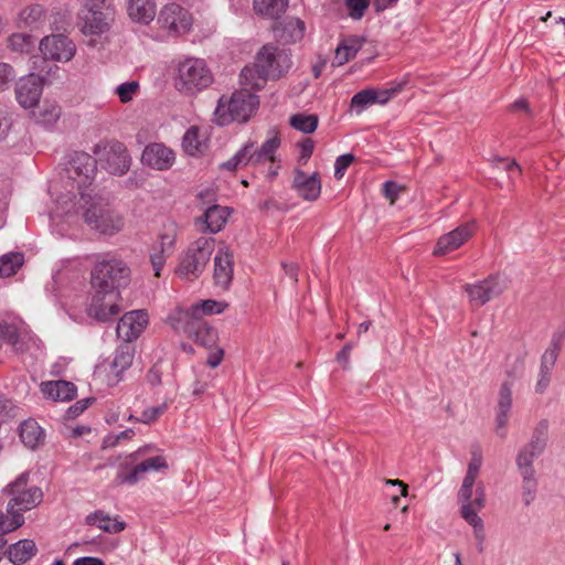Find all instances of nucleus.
<instances>
[{"label":"nucleus","mask_w":565,"mask_h":565,"mask_svg":"<svg viewBox=\"0 0 565 565\" xmlns=\"http://www.w3.org/2000/svg\"><path fill=\"white\" fill-rule=\"evenodd\" d=\"M60 117V108L55 104L44 103L39 110V120L44 124H51L56 121Z\"/></svg>","instance_id":"obj_50"},{"label":"nucleus","mask_w":565,"mask_h":565,"mask_svg":"<svg viewBox=\"0 0 565 565\" xmlns=\"http://www.w3.org/2000/svg\"><path fill=\"white\" fill-rule=\"evenodd\" d=\"M140 84L138 81H129L119 84L115 88V94L118 96L119 100L122 104H127L131 102L135 97V95L139 92Z\"/></svg>","instance_id":"obj_46"},{"label":"nucleus","mask_w":565,"mask_h":565,"mask_svg":"<svg viewBox=\"0 0 565 565\" xmlns=\"http://www.w3.org/2000/svg\"><path fill=\"white\" fill-rule=\"evenodd\" d=\"M156 17L157 38L161 40L186 34L193 24L191 13L178 3L163 6Z\"/></svg>","instance_id":"obj_10"},{"label":"nucleus","mask_w":565,"mask_h":565,"mask_svg":"<svg viewBox=\"0 0 565 565\" xmlns=\"http://www.w3.org/2000/svg\"><path fill=\"white\" fill-rule=\"evenodd\" d=\"M254 148L253 142H248L244 145L237 152L236 156L239 157L241 167L252 164V149Z\"/></svg>","instance_id":"obj_61"},{"label":"nucleus","mask_w":565,"mask_h":565,"mask_svg":"<svg viewBox=\"0 0 565 565\" xmlns=\"http://www.w3.org/2000/svg\"><path fill=\"white\" fill-rule=\"evenodd\" d=\"M43 394L51 402H71L76 397V391H43Z\"/></svg>","instance_id":"obj_56"},{"label":"nucleus","mask_w":565,"mask_h":565,"mask_svg":"<svg viewBox=\"0 0 565 565\" xmlns=\"http://www.w3.org/2000/svg\"><path fill=\"white\" fill-rule=\"evenodd\" d=\"M168 323L178 332L192 337L195 326L199 323L196 316L193 315V307H177L167 318Z\"/></svg>","instance_id":"obj_30"},{"label":"nucleus","mask_w":565,"mask_h":565,"mask_svg":"<svg viewBox=\"0 0 565 565\" xmlns=\"http://www.w3.org/2000/svg\"><path fill=\"white\" fill-rule=\"evenodd\" d=\"M14 415V404L10 399L6 398L3 394L0 393V420H4L6 418L12 417Z\"/></svg>","instance_id":"obj_59"},{"label":"nucleus","mask_w":565,"mask_h":565,"mask_svg":"<svg viewBox=\"0 0 565 565\" xmlns=\"http://www.w3.org/2000/svg\"><path fill=\"white\" fill-rule=\"evenodd\" d=\"M365 40L359 35H350L343 38L338 44L332 64L342 66L355 57L356 53L362 49Z\"/></svg>","instance_id":"obj_31"},{"label":"nucleus","mask_w":565,"mask_h":565,"mask_svg":"<svg viewBox=\"0 0 565 565\" xmlns=\"http://www.w3.org/2000/svg\"><path fill=\"white\" fill-rule=\"evenodd\" d=\"M76 194L61 195L56 199V209L52 217H73L78 211H82V217L90 230L102 234L113 236L125 226L122 215L108 207L105 200L98 194L82 192V200L75 201Z\"/></svg>","instance_id":"obj_1"},{"label":"nucleus","mask_w":565,"mask_h":565,"mask_svg":"<svg viewBox=\"0 0 565 565\" xmlns=\"http://www.w3.org/2000/svg\"><path fill=\"white\" fill-rule=\"evenodd\" d=\"M230 211L227 207L212 205L206 209L204 216L195 221L200 232L217 233L227 222Z\"/></svg>","instance_id":"obj_28"},{"label":"nucleus","mask_w":565,"mask_h":565,"mask_svg":"<svg viewBox=\"0 0 565 565\" xmlns=\"http://www.w3.org/2000/svg\"><path fill=\"white\" fill-rule=\"evenodd\" d=\"M291 186L306 201H316L321 193V181L317 172L306 174L303 171L296 169Z\"/></svg>","instance_id":"obj_25"},{"label":"nucleus","mask_w":565,"mask_h":565,"mask_svg":"<svg viewBox=\"0 0 565 565\" xmlns=\"http://www.w3.org/2000/svg\"><path fill=\"white\" fill-rule=\"evenodd\" d=\"M402 89V85H394L391 88L373 89L374 104H385Z\"/></svg>","instance_id":"obj_55"},{"label":"nucleus","mask_w":565,"mask_h":565,"mask_svg":"<svg viewBox=\"0 0 565 565\" xmlns=\"http://www.w3.org/2000/svg\"><path fill=\"white\" fill-rule=\"evenodd\" d=\"M14 78L15 71L13 66L9 63L0 62V93L7 90Z\"/></svg>","instance_id":"obj_52"},{"label":"nucleus","mask_w":565,"mask_h":565,"mask_svg":"<svg viewBox=\"0 0 565 565\" xmlns=\"http://www.w3.org/2000/svg\"><path fill=\"white\" fill-rule=\"evenodd\" d=\"M20 438L26 447L34 449L44 443L45 431L36 420L30 418L20 425Z\"/></svg>","instance_id":"obj_32"},{"label":"nucleus","mask_w":565,"mask_h":565,"mask_svg":"<svg viewBox=\"0 0 565 565\" xmlns=\"http://www.w3.org/2000/svg\"><path fill=\"white\" fill-rule=\"evenodd\" d=\"M512 406V396L510 391H502L498 401V412L509 414Z\"/></svg>","instance_id":"obj_63"},{"label":"nucleus","mask_w":565,"mask_h":565,"mask_svg":"<svg viewBox=\"0 0 565 565\" xmlns=\"http://www.w3.org/2000/svg\"><path fill=\"white\" fill-rule=\"evenodd\" d=\"M192 307H193V315L196 316L199 323H201V322H205L203 320V318L205 316H211V315L223 312L224 309L226 308V303L216 301V300H212V299H206V300H201L199 302L193 303Z\"/></svg>","instance_id":"obj_41"},{"label":"nucleus","mask_w":565,"mask_h":565,"mask_svg":"<svg viewBox=\"0 0 565 565\" xmlns=\"http://www.w3.org/2000/svg\"><path fill=\"white\" fill-rule=\"evenodd\" d=\"M374 104L373 89L356 93L351 99V107L361 114L367 106Z\"/></svg>","instance_id":"obj_49"},{"label":"nucleus","mask_w":565,"mask_h":565,"mask_svg":"<svg viewBox=\"0 0 565 565\" xmlns=\"http://www.w3.org/2000/svg\"><path fill=\"white\" fill-rule=\"evenodd\" d=\"M97 172V160L86 152H75L66 168L67 179L72 189L76 188L82 200V192H90L88 188L93 184ZM75 194L70 190L66 195ZM60 194L58 196H61Z\"/></svg>","instance_id":"obj_11"},{"label":"nucleus","mask_w":565,"mask_h":565,"mask_svg":"<svg viewBox=\"0 0 565 565\" xmlns=\"http://www.w3.org/2000/svg\"><path fill=\"white\" fill-rule=\"evenodd\" d=\"M45 22L44 9L40 4H33L20 11L18 25L20 28L35 30Z\"/></svg>","instance_id":"obj_35"},{"label":"nucleus","mask_w":565,"mask_h":565,"mask_svg":"<svg viewBox=\"0 0 565 565\" xmlns=\"http://www.w3.org/2000/svg\"><path fill=\"white\" fill-rule=\"evenodd\" d=\"M24 257L21 253H9L0 257V277L14 275L22 266Z\"/></svg>","instance_id":"obj_42"},{"label":"nucleus","mask_w":565,"mask_h":565,"mask_svg":"<svg viewBox=\"0 0 565 565\" xmlns=\"http://www.w3.org/2000/svg\"><path fill=\"white\" fill-rule=\"evenodd\" d=\"M43 89L42 78L33 73L21 77L15 84L18 103L25 109L35 107Z\"/></svg>","instance_id":"obj_22"},{"label":"nucleus","mask_w":565,"mask_h":565,"mask_svg":"<svg viewBox=\"0 0 565 565\" xmlns=\"http://www.w3.org/2000/svg\"><path fill=\"white\" fill-rule=\"evenodd\" d=\"M73 565H105L104 561L94 556H83L74 561Z\"/></svg>","instance_id":"obj_64"},{"label":"nucleus","mask_w":565,"mask_h":565,"mask_svg":"<svg viewBox=\"0 0 565 565\" xmlns=\"http://www.w3.org/2000/svg\"><path fill=\"white\" fill-rule=\"evenodd\" d=\"M178 237V225L173 221H167L159 234V239L150 248V263L154 275L159 277L169 256L174 253Z\"/></svg>","instance_id":"obj_14"},{"label":"nucleus","mask_w":565,"mask_h":565,"mask_svg":"<svg viewBox=\"0 0 565 565\" xmlns=\"http://www.w3.org/2000/svg\"><path fill=\"white\" fill-rule=\"evenodd\" d=\"M24 523V516L20 512H0V536L10 533Z\"/></svg>","instance_id":"obj_45"},{"label":"nucleus","mask_w":565,"mask_h":565,"mask_svg":"<svg viewBox=\"0 0 565 565\" xmlns=\"http://www.w3.org/2000/svg\"><path fill=\"white\" fill-rule=\"evenodd\" d=\"M95 402L94 397H86L77 401L67 409V418L73 419L79 416L86 408H88Z\"/></svg>","instance_id":"obj_57"},{"label":"nucleus","mask_w":565,"mask_h":565,"mask_svg":"<svg viewBox=\"0 0 565 565\" xmlns=\"http://www.w3.org/2000/svg\"><path fill=\"white\" fill-rule=\"evenodd\" d=\"M86 522L88 525L96 526L107 533H119L125 529L124 522L111 519L109 514L102 511H96L87 515Z\"/></svg>","instance_id":"obj_36"},{"label":"nucleus","mask_w":565,"mask_h":565,"mask_svg":"<svg viewBox=\"0 0 565 565\" xmlns=\"http://www.w3.org/2000/svg\"><path fill=\"white\" fill-rule=\"evenodd\" d=\"M288 7V0H253L256 14L266 19L280 18Z\"/></svg>","instance_id":"obj_34"},{"label":"nucleus","mask_w":565,"mask_h":565,"mask_svg":"<svg viewBox=\"0 0 565 565\" xmlns=\"http://www.w3.org/2000/svg\"><path fill=\"white\" fill-rule=\"evenodd\" d=\"M234 255L228 245L221 243L214 256L213 278L216 286L228 288L234 275Z\"/></svg>","instance_id":"obj_20"},{"label":"nucleus","mask_w":565,"mask_h":565,"mask_svg":"<svg viewBox=\"0 0 565 565\" xmlns=\"http://www.w3.org/2000/svg\"><path fill=\"white\" fill-rule=\"evenodd\" d=\"M404 190L403 186L393 181H386L383 184V194L393 204L398 198L399 193Z\"/></svg>","instance_id":"obj_58"},{"label":"nucleus","mask_w":565,"mask_h":565,"mask_svg":"<svg viewBox=\"0 0 565 565\" xmlns=\"http://www.w3.org/2000/svg\"><path fill=\"white\" fill-rule=\"evenodd\" d=\"M0 337L17 350H22L24 344L32 339L29 327L20 318L1 321Z\"/></svg>","instance_id":"obj_24"},{"label":"nucleus","mask_w":565,"mask_h":565,"mask_svg":"<svg viewBox=\"0 0 565 565\" xmlns=\"http://www.w3.org/2000/svg\"><path fill=\"white\" fill-rule=\"evenodd\" d=\"M345 6L349 10V15L353 20H360L370 6V0H345Z\"/></svg>","instance_id":"obj_51"},{"label":"nucleus","mask_w":565,"mask_h":565,"mask_svg":"<svg viewBox=\"0 0 565 565\" xmlns=\"http://www.w3.org/2000/svg\"><path fill=\"white\" fill-rule=\"evenodd\" d=\"M202 347L212 349L218 339L217 331L206 322L198 323L193 330L192 337Z\"/></svg>","instance_id":"obj_40"},{"label":"nucleus","mask_w":565,"mask_h":565,"mask_svg":"<svg viewBox=\"0 0 565 565\" xmlns=\"http://www.w3.org/2000/svg\"><path fill=\"white\" fill-rule=\"evenodd\" d=\"M473 233V222L459 225L455 230L441 235L438 238L436 246L434 248V255L444 256L458 249L472 237Z\"/></svg>","instance_id":"obj_19"},{"label":"nucleus","mask_w":565,"mask_h":565,"mask_svg":"<svg viewBox=\"0 0 565 565\" xmlns=\"http://www.w3.org/2000/svg\"><path fill=\"white\" fill-rule=\"evenodd\" d=\"M182 146L191 156H194L201 150V141L199 139V129L196 127H191L186 130L182 139Z\"/></svg>","instance_id":"obj_47"},{"label":"nucleus","mask_w":565,"mask_h":565,"mask_svg":"<svg viewBox=\"0 0 565 565\" xmlns=\"http://www.w3.org/2000/svg\"><path fill=\"white\" fill-rule=\"evenodd\" d=\"M385 483L387 486H397L399 488V492L398 493H394L392 494L391 497V501L394 505H397L398 504V501L401 499V497H406L407 493H408V490H407V484H405L403 481L398 480V479H387L385 481Z\"/></svg>","instance_id":"obj_60"},{"label":"nucleus","mask_w":565,"mask_h":565,"mask_svg":"<svg viewBox=\"0 0 565 565\" xmlns=\"http://www.w3.org/2000/svg\"><path fill=\"white\" fill-rule=\"evenodd\" d=\"M214 250L215 239L213 237H199L180 255L175 269L177 275L186 280L199 278L204 273Z\"/></svg>","instance_id":"obj_7"},{"label":"nucleus","mask_w":565,"mask_h":565,"mask_svg":"<svg viewBox=\"0 0 565 565\" xmlns=\"http://www.w3.org/2000/svg\"><path fill=\"white\" fill-rule=\"evenodd\" d=\"M258 65L264 67V74L268 78H279L288 73L291 67L290 53L286 49L267 44L258 52Z\"/></svg>","instance_id":"obj_15"},{"label":"nucleus","mask_w":565,"mask_h":565,"mask_svg":"<svg viewBox=\"0 0 565 565\" xmlns=\"http://www.w3.org/2000/svg\"><path fill=\"white\" fill-rule=\"evenodd\" d=\"M8 47L18 53H29L34 47L33 38L24 33H13L7 40Z\"/></svg>","instance_id":"obj_44"},{"label":"nucleus","mask_w":565,"mask_h":565,"mask_svg":"<svg viewBox=\"0 0 565 565\" xmlns=\"http://www.w3.org/2000/svg\"><path fill=\"white\" fill-rule=\"evenodd\" d=\"M129 274L128 266L121 259L109 255L102 256L90 273L92 288L119 290V287L127 281Z\"/></svg>","instance_id":"obj_8"},{"label":"nucleus","mask_w":565,"mask_h":565,"mask_svg":"<svg viewBox=\"0 0 565 565\" xmlns=\"http://www.w3.org/2000/svg\"><path fill=\"white\" fill-rule=\"evenodd\" d=\"M354 161V156L351 153H345L337 158L334 162V178L340 180L343 178L345 170L350 167V164Z\"/></svg>","instance_id":"obj_53"},{"label":"nucleus","mask_w":565,"mask_h":565,"mask_svg":"<svg viewBox=\"0 0 565 565\" xmlns=\"http://www.w3.org/2000/svg\"><path fill=\"white\" fill-rule=\"evenodd\" d=\"M259 104L258 97L247 88L234 92L231 96L223 95L214 110V121L224 126L233 121L245 122Z\"/></svg>","instance_id":"obj_5"},{"label":"nucleus","mask_w":565,"mask_h":565,"mask_svg":"<svg viewBox=\"0 0 565 565\" xmlns=\"http://www.w3.org/2000/svg\"><path fill=\"white\" fill-rule=\"evenodd\" d=\"M96 160L111 174L122 175L130 168V157L124 143L117 140L100 141L94 148Z\"/></svg>","instance_id":"obj_13"},{"label":"nucleus","mask_w":565,"mask_h":565,"mask_svg":"<svg viewBox=\"0 0 565 565\" xmlns=\"http://www.w3.org/2000/svg\"><path fill=\"white\" fill-rule=\"evenodd\" d=\"M290 126L303 134H311L318 127V116L312 114H296L290 117Z\"/></svg>","instance_id":"obj_43"},{"label":"nucleus","mask_w":565,"mask_h":565,"mask_svg":"<svg viewBox=\"0 0 565 565\" xmlns=\"http://www.w3.org/2000/svg\"><path fill=\"white\" fill-rule=\"evenodd\" d=\"M36 552L35 543L31 540H21L9 548V559L17 565L28 562Z\"/></svg>","instance_id":"obj_39"},{"label":"nucleus","mask_w":565,"mask_h":565,"mask_svg":"<svg viewBox=\"0 0 565 565\" xmlns=\"http://www.w3.org/2000/svg\"><path fill=\"white\" fill-rule=\"evenodd\" d=\"M84 35H102L109 31L115 10L105 0H86L78 13Z\"/></svg>","instance_id":"obj_9"},{"label":"nucleus","mask_w":565,"mask_h":565,"mask_svg":"<svg viewBox=\"0 0 565 565\" xmlns=\"http://www.w3.org/2000/svg\"><path fill=\"white\" fill-rule=\"evenodd\" d=\"M141 161L152 169L167 170L174 162V153L162 143H151L145 148Z\"/></svg>","instance_id":"obj_26"},{"label":"nucleus","mask_w":565,"mask_h":565,"mask_svg":"<svg viewBox=\"0 0 565 565\" xmlns=\"http://www.w3.org/2000/svg\"><path fill=\"white\" fill-rule=\"evenodd\" d=\"M507 288V279L499 276H491L482 281L465 285L470 305L477 308L499 297Z\"/></svg>","instance_id":"obj_17"},{"label":"nucleus","mask_w":565,"mask_h":565,"mask_svg":"<svg viewBox=\"0 0 565 565\" xmlns=\"http://www.w3.org/2000/svg\"><path fill=\"white\" fill-rule=\"evenodd\" d=\"M458 503L460 504V513L462 519L473 529V536L482 551L486 540L484 526L482 519L478 515L486 505V488L482 481L473 480L466 483L462 480L458 491Z\"/></svg>","instance_id":"obj_4"},{"label":"nucleus","mask_w":565,"mask_h":565,"mask_svg":"<svg viewBox=\"0 0 565 565\" xmlns=\"http://www.w3.org/2000/svg\"><path fill=\"white\" fill-rule=\"evenodd\" d=\"M213 76L204 60L186 57L177 65L174 87L183 95L193 96L207 88Z\"/></svg>","instance_id":"obj_6"},{"label":"nucleus","mask_w":565,"mask_h":565,"mask_svg":"<svg viewBox=\"0 0 565 565\" xmlns=\"http://www.w3.org/2000/svg\"><path fill=\"white\" fill-rule=\"evenodd\" d=\"M166 409L167 403H163L156 407L146 408L138 420L143 424H150L157 420L166 412Z\"/></svg>","instance_id":"obj_54"},{"label":"nucleus","mask_w":565,"mask_h":565,"mask_svg":"<svg viewBox=\"0 0 565 565\" xmlns=\"http://www.w3.org/2000/svg\"><path fill=\"white\" fill-rule=\"evenodd\" d=\"M313 141L311 139H306L300 143V156L299 162L301 164H306L313 152Z\"/></svg>","instance_id":"obj_62"},{"label":"nucleus","mask_w":565,"mask_h":565,"mask_svg":"<svg viewBox=\"0 0 565 565\" xmlns=\"http://www.w3.org/2000/svg\"><path fill=\"white\" fill-rule=\"evenodd\" d=\"M149 323L148 313L145 310H132L125 313L117 324V335L125 342L131 343L140 337Z\"/></svg>","instance_id":"obj_21"},{"label":"nucleus","mask_w":565,"mask_h":565,"mask_svg":"<svg viewBox=\"0 0 565 565\" xmlns=\"http://www.w3.org/2000/svg\"><path fill=\"white\" fill-rule=\"evenodd\" d=\"M29 473H21L14 481L9 483L3 490L11 499L7 505V512L30 511L39 505L42 501L43 493L36 486H28Z\"/></svg>","instance_id":"obj_12"},{"label":"nucleus","mask_w":565,"mask_h":565,"mask_svg":"<svg viewBox=\"0 0 565 565\" xmlns=\"http://www.w3.org/2000/svg\"><path fill=\"white\" fill-rule=\"evenodd\" d=\"M483 458L480 450H473L471 452V458L467 467L466 475L463 479H466V483H470L473 480H478L481 467H482Z\"/></svg>","instance_id":"obj_48"},{"label":"nucleus","mask_w":565,"mask_h":565,"mask_svg":"<svg viewBox=\"0 0 565 565\" xmlns=\"http://www.w3.org/2000/svg\"><path fill=\"white\" fill-rule=\"evenodd\" d=\"M264 67L258 65V56L256 57V62L253 65L245 66L241 72V83L244 85V88L249 89H260L265 86L268 77L263 72Z\"/></svg>","instance_id":"obj_33"},{"label":"nucleus","mask_w":565,"mask_h":565,"mask_svg":"<svg viewBox=\"0 0 565 565\" xmlns=\"http://www.w3.org/2000/svg\"><path fill=\"white\" fill-rule=\"evenodd\" d=\"M134 355L135 349L129 342L124 341V343L117 348L114 360L109 364L111 376L109 377L108 385L113 386L119 382L120 374L132 364Z\"/></svg>","instance_id":"obj_29"},{"label":"nucleus","mask_w":565,"mask_h":565,"mask_svg":"<svg viewBox=\"0 0 565 565\" xmlns=\"http://www.w3.org/2000/svg\"><path fill=\"white\" fill-rule=\"evenodd\" d=\"M565 338V329L556 331L551 340L550 347L545 350L541 359L540 377L537 386L546 387L551 381L552 370L558 356L561 343Z\"/></svg>","instance_id":"obj_23"},{"label":"nucleus","mask_w":565,"mask_h":565,"mask_svg":"<svg viewBox=\"0 0 565 565\" xmlns=\"http://www.w3.org/2000/svg\"><path fill=\"white\" fill-rule=\"evenodd\" d=\"M39 49L45 60L61 63L70 62L76 53L75 43L64 34L44 36Z\"/></svg>","instance_id":"obj_18"},{"label":"nucleus","mask_w":565,"mask_h":565,"mask_svg":"<svg viewBox=\"0 0 565 565\" xmlns=\"http://www.w3.org/2000/svg\"><path fill=\"white\" fill-rule=\"evenodd\" d=\"M125 6L130 21L139 25L150 24L157 15L156 0H126Z\"/></svg>","instance_id":"obj_27"},{"label":"nucleus","mask_w":565,"mask_h":565,"mask_svg":"<svg viewBox=\"0 0 565 565\" xmlns=\"http://www.w3.org/2000/svg\"><path fill=\"white\" fill-rule=\"evenodd\" d=\"M153 445H146L125 456L116 473L117 484L135 486L152 472L168 469L167 459Z\"/></svg>","instance_id":"obj_3"},{"label":"nucleus","mask_w":565,"mask_h":565,"mask_svg":"<svg viewBox=\"0 0 565 565\" xmlns=\"http://www.w3.org/2000/svg\"><path fill=\"white\" fill-rule=\"evenodd\" d=\"M280 146V139L274 135L267 139L259 149H252V164H260L265 162H274L275 152Z\"/></svg>","instance_id":"obj_37"},{"label":"nucleus","mask_w":565,"mask_h":565,"mask_svg":"<svg viewBox=\"0 0 565 565\" xmlns=\"http://www.w3.org/2000/svg\"><path fill=\"white\" fill-rule=\"evenodd\" d=\"M94 294L88 307V316L106 322L120 311V292L119 290L93 288Z\"/></svg>","instance_id":"obj_16"},{"label":"nucleus","mask_w":565,"mask_h":565,"mask_svg":"<svg viewBox=\"0 0 565 565\" xmlns=\"http://www.w3.org/2000/svg\"><path fill=\"white\" fill-rule=\"evenodd\" d=\"M547 433L548 422L542 419L535 426L530 441L519 450L515 458V465L522 478L523 501L526 505L535 498L537 479L533 462L546 448Z\"/></svg>","instance_id":"obj_2"},{"label":"nucleus","mask_w":565,"mask_h":565,"mask_svg":"<svg viewBox=\"0 0 565 565\" xmlns=\"http://www.w3.org/2000/svg\"><path fill=\"white\" fill-rule=\"evenodd\" d=\"M67 365L68 360L66 358H60L51 367V374L58 379L43 382L41 388H76L74 383L63 379Z\"/></svg>","instance_id":"obj_38"}]
</instances>
